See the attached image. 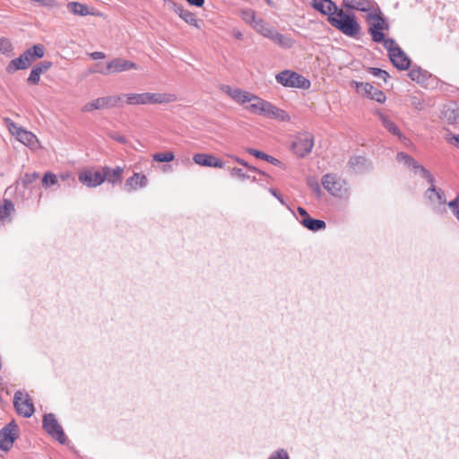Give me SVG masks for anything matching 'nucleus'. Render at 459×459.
<instances>
[{"instance_id":"nucleus-1","label":"nucleus","mask_w":459,"mask_h":459,"mask_svg":"<svg viewBox=\"0 0 459 459\" xmlns=\"http://www.w3.org/2000/svg\"><path fill=\"white\" fill-rule=\"evenodd\" d=\"M221 90L227 94L237 104L241 105L247 112L264 117L269 119H275L281 122H289L290 115L271 102L240 88L230 85H221Z\"/></svg>"},{"instance_id":"nucleus-2","label":"nucleus","mask_w":459,"mask_h":459,"mask_svg":"<svg viewBox=\"0 0 459 459\" xmlns=\"http://www.w3.org/2000/svg\"><path fill=\"white\" fill-rule=\"evenodd\" d=\"M125 103L126 105H154L169 104L178 100V96L169 92H142V93H124Z\"/></svg>"},{"instance_id":"nucleus-3","label":"nucleus","mask_w":459,"mask_h":459,"mask_svg":"<svg viewBox=\"0 0 459 459\" xmlns=\"http://www.w3.org/2000/svg\"><path fill=\"white\" fill-rule=\"evenodd\" d=\"M4 124L8 129L9 133L15 137V139L35 152L41 148V143L38 137L30 131L18 126L9 117L4 118Z\"/></svg>"},{"instance_id":"nucleus-4","label":"nucleus","mask_w":459,"mask_h":459,"mask_svg":"<svg viewBox=\"0 0 459 459\" xmlns=\"http://www.w3.org/2000/svg\"><path fill=\"white\" fill-rule=\"evenodd\" d=\"M329 22L349 37H356L360 26L353 15L345 13L342 10H338L335 13L328 17Z\"/></svg>"},{"instance_id":"nucleus-5","label":"nucleus","mask_w":459,"mask_h":459,"mask_svg":"<svg viewBox=\"0 0 459 459\" xmlns=\"http://www.w3.org/2000/svg\"><path fill=\"white\" fill-rule=\"evenodd\" d=\"M366 21L369 25L368 32L372 37L373 41L384 44L385 39L384 30L389 29V25L385 19L381 15V12L377 6H376L366 16Z\"/></svg>"},{"instance_id":"nucleus-6","label":"nucleus","mask_w":459,"mask_h":459,"mask_svg":"<svg viewBox=\"0 0 459 459\" xmlns=\"http://www.w3.org/2000/svg\"><path fill=\"white\" fill-rule=\"evenodd\" d=\"M275 80L279 84L288 88L307 90L311 86L309 80L291 70H284L277 74Z\"/></svg>"},{"instance_id":"nucleus-7","label":"nucleus","mask_w":459,"mask_h":459,"mask_svg":"<svg viewBox=\"0 0 459 459\" xmlns=\"http://www.w3.org/2000/svg\"><path fill=\"white\" fill-rule=\"evenodd\" d=\"M384 47L388 51L389 58L393 65L400 70H407L411 60L407 55L397 46L392 39L384 41Z\"/></svg>"},{"instance_id":"nucleus-8","label":"nucleus","mask_w":459,"mask_h":459,"mask_svg":"<svg viewBox=\"0 0 459 459\" xmlns=\"http://www.w3.org/2000/svg\"><path fill=\"white\" fill-rule=\"evenodd\" d=\"M322 186L332 195L338 198H346L349 190L346 182L333 174H326L322 178Z\"/></svg>"},{"instance_id":"nucleus-9","label":"nucleus","mask_w":459,"mask_h":459,"mask_svg":"<svg viewBox=\"0 0 459 459\" xmlns=\"http://www.w3.org/2000/svg\"><path fill=\"white\" fill-rule=\"evenodd\" d=\"M43 429L53 438L56 439L59 443L65 444L66 437L61 425L58 423L55 415L52 413L45 414L43 417Z\"/></svg>"},{"instance_id":"nucleus-10","label":"nucleus","mask_w":459,"mask_h":459,"mask_svg":"<svg viewBox=\"0 0 459 459\" xmlns=\"http://www.w3.org/2000/svg\"><path fill=\"white\" fill-rule=\"evenodd\" d=\"M314 146V137L310 133L299 134L291 144L292 151L299 157L308 154Z\"/></svg>"},{"instance_id":"nucleus-11","label":"nucleus","mask_w":459,"mask_h":459,"mask_svg":"<svg viewBox=\"0 0 459 459\" xmlns=\"http://www.w3.org/2000/svg\"><path fill=\"white\" fill-rule=\"evenodd\" d=\"M13 405L18 414L30 418L34 412V406L28 394L17 391L13 397Z\"/></svg>"},{"instance_id":"nucleus-12","label":"nucleus","mask_w":459,"mask_h":459,"mask_svg":"<svg viewBox=\"0 0 459 459\" xmlns=\"http://www.w3.org/2000/svg\"><path fill=\"white\" fill-rule=\"evenodd\" d=\"M18 437V428L14 421H11L0 430V449L9 451Z\"/></svg>"},{"instance_id":"nucleus-13","label":"nucleus","mask_w":459,"mask_h":459,"mask_svg":"<svg viewBox=\"0 0 459 459\" xmlns=\"http://www.w3.org/2000/svg\"><path fill=\"white\" fill-rule=\"evenodd\" d=\"M131 69H138V65L129 60L123 58H114L108 63L106 69H97L94 72L100 73L101 74H108L121 73Z\"/></svg>"},{"instance_id":"nucleus-14","label":"nucleus","mask_w":459,"mask_h":459,"mask_svg":"<svg viewBox=\"0 0 459 459\" xmlns=\"http://www.w3.org/2000/svg\"><path fill=\"white\" fill-rule=\"evenodd\" d=\"M79 181L87 187H97L104 181L101 170L85 169L79 173Z\"/></svg>"},{"instance_id":"nucleus-15","label":"nucleus","mask_w":459,"mask_h":459,"mask_svg":"<svg viewBox=\"0 0 459 459\" xmlns=\"http://www.w3.org/2000/svg\"><path fill=\"white\" fill-rule=\"evenodd\" d=\"M396 158L397 160L404 162L408 167H412L415 173L420 174L422 178L427 179L429 183H432L433 176L425 168L419 165L411 157L404 152H399Z\"/></svg>"},{"instance_id":"nucleus-16","label":"nucleus","mask_w":459,"mask_h":459,"mask_svg":"<svg viewBox=\"0 0 459 459\" xmlns=\"http://www.w3.org/2000/svg\"><path fill=\"white\" fill-rule=\"evenodd\" d=\"M66 8L69 11V13L76 16H102V13L100 12L90 8L87 4L80 2H69L66 4Z\"/></svg>"},{"instance_id":"nucleus-17","label":"nucleus","mask_w":459,"mask_h":459,"mask_svg":"<svg viewBox=\"0 0 459 459\" xmlns=\"http://www.w3.org/2000/svg\"><path fill=\"white\" fill-rule=\"evenodd\" d=\"M193 160L195 164L203 167H209V168H223L224 163L212 154H206V153H195L193 156Z\"/></svg>"},{"instance_id":"nucleus-18","label":"nucleus","mask_w":459,"mask_h":459,"mask_svg":"<svg viewBox=\"0 0 459 459\" xmlns=\"http://www.w3.org/2000/svg\"><path fill=\"white\" fill-rule=\"evenodd\" d=\"M101 174L103 181H108L109 184L116 185L121 182L124 169L122 167H116L114 169L105 166L101 168Z\"/></svg>"},{"instance_id":"nucleus-19","label":"nucleus","mask_w":459,"mask_h":459,"mask_svg":"<svg viewBox=\"0 0 459 459\" xmlns=\"http://www.w3.org/2000/svg\"><path fill=\"white\" fill-rule=\"evenodd\" d=\"M148 185V178L141 173H134L132 177L126 179L125 183V190L126 192L136 191L143 188Z\"/></svg>"},{"instance_id":"nucleus-20","label":"nucleus","mask_w":459,"mask_h":459,"mask_svg":"<svg viewBox=\"0 0 459 459\" xmlns=\"http://www.w3.org/2000/svg\"><path fill=\"white\" fill-rule=\"evenodd\" d=\"M356 87L358 91H363L368 97L379 103H383L385 100L384 92L369 83L356 82Z\"/></svg>"},{"instance_id":"nucleus-21","label":"nucleus","mask_w":459,"mask_h":459,"mask_svg":"<svg viewBox=\"0 0 459 459\" xmlns=\"http://www.w3.org/2000/svg\"><path fill=\"white\" fill-rule=\"evenodd\" d=\"M51 66L52 63L46 60L34 65L27 79L28 82L31 84H38L40 80V75L48 71Z\"/></svg>"},{"instance_id":"nucleus-22","label":"nucleus","mask_w":459,"mask_h":459,"mask_svg":"<svg viewBox=\"0 0 459 459\" xmlns=\"http://www.w3.org/2000/svg\"><path fill=\"white\" fill-rule=\"evenodd\" d=\"M343 5L349 9L369 13L377 5L369 0H342Z\"/></svg>"},{"instance_id":"nucleus-23","label":"nucleus","mask_w":459,"mask_h":459,"mask_svg":"<svg viewBox=\"0 0 459 459\" xmlns=\"http://www.w3.org/2000/svg\"><path fill=\"white\" fill-rule=\"evenodd\" d=\"M378 118L381 121L383 126L392 134L397 136L401 141H405L406 137L403 134L400 129L397 127L395 123L385 114L378 112Z\"/></svg>"},{"instance_id":"nucleus-24","label":"nucleus","mask_w":459,"mask_h":459,"mask_svg":"<svg viewBox=\"0 0 459 459\" xmlns=\"http://www.w3.org/2000/svg\"><path fill=\"white\" fill-rule=\"evenodd\" d=\"M430 186L425 193V196L429 200V202L433 204H444L446 200L445 197V194L440 189H437L434 186V180L432 183H429Z\"/></svg>"},{"instance_id":"nucleus-25","label":"nucleus","mask_w":459,"mask_h":459,"mask_svg":"<svg viewBox=\"0 0 459 459\" xmlns=\"http://www.w3.org/2000/svg\"><path fill=\"white\" fill-rule=\"evenodd\" d=\"M13 212V204L10 200H4L3 204H0V226H4L8 223Z\"/></svg>"},{"instance_id":"nucleus-26","label":"nucleus","mask_w":459,"mask_h":459,"mask_svg":"<svg viewBox=\"0 0 459 459\" xmlns=\"http://www.w3.org/2000/svg\"><path fill=\"white\" fill-rule=\"evenodd\" d=\"M313 6L322 13L328 14L329 17L338 11L335 4L331 0H313Z\"/></svg>"},{"instance_id":"nucleus-27","label":"nucleus","mask_w":459,"mask_h":459,"mask_svg":"<svg viewBox=\"0 0 459 459\" xmlns=\"http://www.w3.org/2000/svg\"><path fill=\"white\" fill-rule=\"evenodd\" d=\"M300 223L305 228H307V230H312V231L325 230L326 227L325 222L324 221L316 220V219L311 218L310 216L307 218H303L300 221Z\"/></svg>"},{"instance_id":"nucleus-28","label":"nucleus","mask_w":459,"mask_h":459,"mask_svg":"<svg viewBox=\"0 0 459 459\" xmlns=\"http://www.w3.org/2000/svg\"><path fill=\"white\" fill-rule=\"evenodd\" d=\"M270 39L283 48H290L294 43L292 39L279 33L276 30L273 31Z\"/></svg>"},{"instance_id":"nucleus-29","label":"nucleus","mask_w":459,"mask_h":459,"mask_svg":"<svg viewBox=\"0 0 459 459\" xmlns=\"http://www.w3.org/2000/svg\"><path fill=\"white\" fill-rule=\"evenodd\" d=\"M102 100L105 109L120 107L125 102L123 94L102 97Z\"/></svg>"},{"instance_id":"nucleus-30","label":"nucleus","mask_w":459,"mask_h":459,"mask_svg":"<svg viewBox=\"0 0 459 459\" xmlns=\"http://www.w3.org/2000/svg\"><path fill=\"white\" fill-rule=\"evenodd\" d=\"M29 67L28 63L23 59L21 55L19 57L13 59L6 66V71L9 74H13L17 70H24Z\"/></svg>"},{"instance_id":"nucleus-31","label":"nucleus","mask_w":459,"mask_h":459,"mask_svg":"<svg viewBox=\"0 0 459 459\" xmlns=\"http://www.w3.org/2000/svg\"><path fill=\"white\" fill-rule=\"evenodd\" d=\"M253 29L259 34L268 39H271L273 31L275 30L273 28L265 23L262 19L257 23L254 24Z\"/></svg>"},{"instance_id":"nucleus-32","label":"nucleus","mask_w":459,"mask_h":459,"mask_svg":"<svg viewBox=\"0 0 459 459\" xmlns=\"http://www.w3.org/2000/svg\"><path fill=\"white\" fill-rule=\"evenodd\" d=\"M105 109L103 105L102 97L94 99L86 104H84L82 108V111L84 113H90L95 110Z\"/></svg>"},{"instance_id":"nucleus-33","label":"nucleus","mask_w":459,"mask_h":459,"mask_svg":"<svg viewBox=\"0 0 459 459\" xmlns=\"http://www.w3.org/2000/svg\"><path fill=\"white\" fill-rule=\"evenodd\" d=\"M241 18L252 28H254V24L257 23L261 20L256 16L255 13L250 9L241 11Z\"/></svg>"},{"instance_id":"nucleus-34","label":"nucleus","mask_w":459,"mask_h":459,"mask_svg":"<svg viewBox=\"0 0 459 459\" xmlns=\"http://www.w3.org/2000/svg\"><path fill=\"white\" fill-rule=\"evenodd\" d=\"M13 50V47L10 39L0 37V54L10 56Z\"/></svg>"},{"instance_id":"nucleus-35","label":"nucleus","mask_w":459,"mask_h":459,"mask_svg":"<svg viewBox=\"0 0 459 459\" xmlns=\"http://www.w3.org/2000/svg\"><path fill=\"white\" fill-rule=\"evenodd\" d=\"M408 75L412 81H415L418 83L423 82L426 79V74L420 68H412L409 72Z\"/></svg>"},{"instance_id":"nucleus-36","label":"nucleus","mask_w":459,"mask_h":459,"mask_svg":"<svg viewBox=\"0 0 459 459\" xmlns=\"http://www.w3.org/2000/svg\"><path fill=\"white\" fill-rule=\"evenodd\" d=\"M152 159L158 162H169L175 159L172 152H158L152 155Z\"/></svg>"},{"instance_id":"nucleus-37","label":"nucleus","mask_w":459,"mask_h":459,"mask_svg":"<svg viewBox=\"0 0 459 459\" xmlns=\"http://www.w3.org/2000/svg\"><path fill=\"white\" fill-rule=\"evenodd\" d=\"M180 18L182 20H184L189 25H192L194 27L199 28L198 22H197V20L195 18V15L193 13H191L190 11L186 10L182 13V15H180Z\"/></svg>"},{"instance_id":"nucleus-38","label":"nucleus","mask_w":459,"mask_h":459,"mask_svg":"<svg viewBox=\"0 0 459 459\" xmlns=\"http://www.w3.org/2000/svg\"><path fill=\"white\" fill-rule=\"evenodd\" d=\"M56 183L57 177L52 172H47L42 178V184L45 187H49L56 185Z\"/></svg>"},{"instance_id":"nucleus-39","label":"nucleus","mask_w":459,"mask_h":459,"mask_svg":"<svg viewBox=\"0 0 459 459\" xmlns=\"http://www.w3.org/2000/svg\"><path fill=\"white\" fill-rule=\"evenodd\" d=\"M30 51L32 53L33 56L35 57V59H39V58H41L44 56L45 55V48L42 45L40 44H38V45H34L33 47H31L30 48H29Z\"/></svg>"},{"instance_id":"nucleus-40","label":"nucleus","mask_w":459,"mask_h":459,"mask_svg":"<svg viewBox=\"0 0 459 459\" xmlns=\"http://www.w3.org/2000/svg\"><path fill=\"white\" fill-rule=\"evenodd\" d=\"M447 205L459 221V195L450 201Z\"/></svg>"},{"instance_id":"nucleus-41","label":"nucleus","mask_w":459,"mask_h":459,"mask_svg":"<svg viewBox=\"0 0 459 459\" xmlns=\"http://www.w3.org/2000/svg\"><path fill=\"white\" fill-rule=\"evenodd\" d=\"M368 71L372 75L381 78L384 81H386V79L389 77L388 73L380 68L370 67Z\"/></svg>"},{"instance_id":"nucleus-42","label":"nucleus","mask_w":459,"mask_h":459,"mask_svg":"<svg viewBox=\"0 0 459 459\" xmlns=\"http://www.w3.org/2000/svg\"><path fill=\"white\" fill-rule=\"evenodd\" d=\"M231 159H233L236 162H238V164L246 167L247 169H248L249 170L251 171H255V172H257V173H260V174H263L264 173L262 171H260L258 169H256L255 167H253L251 165H249L247 161H245L244 160L237 157V156H230Z\"/></svg>"},{"instance_id":"nucleus-43","label":"nucleus","mask_w":459,"mask_h":459,"mask_svg":"<svg viewBox=\"0 0 459 459\" xmlns=\"http://www.w3.org/2000/svg\"><path fill=\"white\" fill-rule=\"evenodd\" d=\"M230 176L233 178H238L240 179L249 178L250 177L246 175L241 169L233 168L230 169Z\"/></svg>"},{"instance_id":"nucleus-44","label":"nucleus","mask_w":459,"mask_h":459,"mask_svg":"<svg viewBox=\"0 0 459 459\" xmlns=\"http://www.w3.org/2000/svg\"><path fill=\"white\" fill-rule=\"evenodd\" d=\"M39 178V173L33 172V173H27L23 176L22 181L23 185H28L35 181Z\"/></svg>"},{"instance_id":"nucleus-45","label":"nucleus","mask_w":459,"mask_h":459,"mask_svg":"<svg viewBox=\"0 0 459 459\" xmlns=\"http://www.w3.org/2000/svg\"><path fill=\"white\" fill-rule=\"evenodd\" d=\"M288 456L289 455L285 450L280 449L271 455L269 459H286Z\"/></svg>"},{"instance_id":"nucleus-46","label":"nucleus","mask_w":459,"mask_h":459,"mask_svg":"<svg viewBox=\"0 0 459 459\" xmlns=\"http://www.w3.org/2000/svg\"><path fill=\"white\" fill-rule=\"evenodd\" d=\"M247 152L249 154L255 156V158H258V159H261V160H264V158L266 157V153H264V152H263L261 151L253 149V148L247 149Z\"/></svg>"},{"instance_id":"nucleus-47","label":"nucleus","mask_w":459,"mask_h":459,"mask_svg":"<svg viewBox=\"0 0 459 459\" xmlns=\"http://www.w3.org/2000/svg\"><path fill=\"white\" fill-rule=\"evenodd\" d=\"M22 56H23V59L28 63L29 66L33 61L36 60L30 49H27L23 54H22Z\"/></svg>"},{"instance_id":"nucleus-48","label":"nucleus","mask_w":459,"mask_h":459,"mask_svg":"<svg viewBox=\"0 0 459 459\" xmlns=\"http://www.w3.org/2000/svg\"><path fill=\"white\" fill-rule=\"evenodd\" d=\"M90 56L93 59V60H98V59H103L106 57V55L103 53V52H100V51H95V52H92L90 54Z\"/></svg>"},{"instance_id":"nucleus-49","label":"nucleus","mask_w":459,"mask_h":459,"mask_svg":"<svg viewBox=\"0 0 459 459\" xmlns=\"http://www.w3.org/2000/svg\"><path fill=\"white\" fill-rule=\"evenodd\" d=\"M264 160H266V161H268V162H270V163H272V164H273L275 166H280L281 164V162L279 160H277V159H275L273 156H270L268 154H266V157L264 158Z\"/></svg>"},{"instance_id":"nucleus-50","label":"nucleus","mask_w":459,"mask_h":459,"mask_svg":"<svg viewBox=\"0 0 459 459\" xmlns=\"http://www.w3.org/2000/svg\"><path fill=\"white\" fill-rule=\"evenodd\" d=\"M172 9L173 11L178 14V16L180 17V15H182V13L186 11V9H184L181 5H178L177 4H172Z\"/></svg>"},{"instance_id":"nucleus-51","label":"nucleus","mask_w":459,"mask_h":459,"mask_svg":"<svg viewBox=\"0 0 459 459\" xmlns=\"http://www.w3.org/2000/svg\"><path fill=\"white\" fill-rule=\"evenodd\" d=\"M186 1L189 4L196 6V7H202L204 4V0H186Z\"/></svg>"},{"instance_id":"nucleus-52","label":"nucleus","mask_w":459,"mask_h":459,"mask_svg":"<svg viewBox=\"0 0 459 459\" xmlns=\"http://www.w3.org/2000/svg\"><path fill=\"white\" fill-rule=\"evenodd\" d=\"M308 185L311 188L314 189V191L316 193H317V195H319L321 191H320V187H319V185L316 183V182H312V181H309L308 182Z\"/></svg>"},{"instance_id":"nucleus-53","label":"nucleus","mask_w":459,"mask_h":459,"mask_svg":"<svg viewBox=\"0 0 459 459\" xmlns=\"http://www.w3.org/2000/svg\"><path fill=\"white\" fill-rule=\"evenodd\" d=\"M270 193L275 196L281 204H283V200H282V197L281 195L278 194L277 190L274 189V188H271L270 190Z\"/></svg>"},{"instance_id":"nucleus-54","label":"nucleus","mask_w":459,"mask_h":459,"mask_svg":"<svg viewBox=\"0 0 459 459\" xmlns=\"http://www.w3.org/2000/svg\"><path fill=\"white\" fill-rule=\"evenodd\" d=\"M362 161H364L363 158L361 157H355V158H352L350 161L351 165V166H355L359 163H361Z\"/></svg>"},{"instance_id":"nucleus-55","label":"nucleus","mask_w":459,"mask_h":459,"mask_svg":"<svg viewBox=\"0 0 459 459\" xmlns=\"http://www.w3.org/2000/svg\"><path fill=\"white\" fill-rule=\"evenodd\" d=\"M298 212L299 213L300 216H302L303 218H307L309 217L307 212L303 208V207H298Z\"/></svg>"},{"instance_id":"nucleus-56","label":"nucleus","mask_w":459,"mask_h":459,"mask_svg":"<svg viewBox=\"0 0 459 459\" xmlns=\"http://www.w3.org/2000/svg\"><path fill=\"white\" fill-rule=\"evenodd\" d=\"M113 139L121 143H126V139L123 135H115V136H113Z\"/></svg>"},{"instance_id":"nucleus-57","label":"nucleus","mask_w":459,"mask_h":459,"mask_svg":"<svg viewBox=\"0 0 459 459\" xmlns=\"http://www.w3.org/2000/svg\"><path fill=\"white\" fill-rule=\"evenodd\" d=\"M233 36H234L236 39H242V37H243V34H242L239 30H233Z\"/></svg>"},{"instance_id":"nucleus-58","label":"nucleus","mask_w":459,"mask_h":459,"mask_svg":"<svg viewBox=\"0 0 459 459\" xmlns=\"http://www.w3.org/2000/svg\"><path fill=\"white\" fill-rule=\"evenodd\" d=\"M69 178V174H61L59 175V178L61 180H66Z\"/></svg>"},{"instance_id":"nucleus-59","label":"nucleus","mask_w":459,"mask_h":459,"mask_svg":"<svg viewBox=\"0 0 459 459\" xmlns=\"http://www.w3.org/2000/svg\"><path fill=\"white\" fill-rule=\"evenodd\" d=\"M286 459H290L289 456Z\"/></svg>"}]
</instances>
